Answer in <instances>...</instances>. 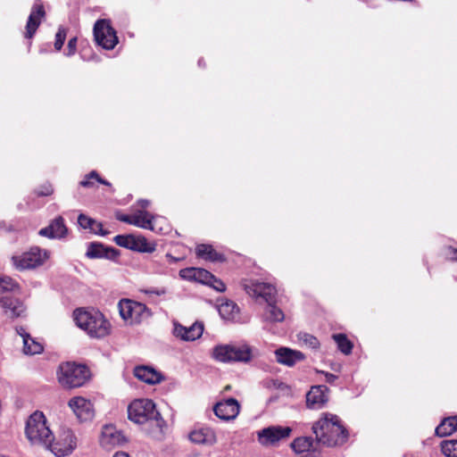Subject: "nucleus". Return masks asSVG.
Returning <instances> with one entry per match:
<instances>
[{
	"mask_svg": "<svg viewBox=\"0 0 457 457\" xmlns=\"http://www.w3.org/2000/svg\"><path fill=\"white\" fill-rule=\"evenodd\" d=\"M316 439L323 445H343L348 436L346 429L340 424L337 415L326 413L312 426Z\"/></svg>",
	"mask_w": 457,
	"mask_h": 457,
	"instance_id": "nucleus-1",
	"label": "nucleus"
},
{
	"mask_svg": "<svg viewBox=\"0 0 457 457\" xmlns=\"http://www.w3.org/2000/svg\"><path fill=\"white\" fill-rule=\"evenodd\" d=\"M73 319L76 325L91 337L103 338L110 333V322L97 310L76 309L73 312Z\"/></svg>",
	"mask_w": 457,
	"mask_h": 457,
	"instance_id": "nucleus-2",
	"label": "nucleus"
},
{
	"mask_svg": "<svg viewBox=\"0 0 457 457\" xmlns=\"http://www.w3.org/2000/svg\"><path fill=\"white\" fill-rule=\"evenodd\" d=\"M25 434L31 445L49 447L54 440L46 418L42 411L33 412L26 423Z\"/></svg>",
	"mask_w": 457,
	"mask_h": 457,
	"instance_id": "nucleus-3",
	"label": "nucleus"
},
{
	"mask_svg": "<svg viewBox=\"0 0 457 457\" xmlns=\"http://www.w3.org/2000/svg\"><path fill=\"white\" fill-rule=\"evenodd\" d=\"M128 417L137 424L152 422L160 429L165 425L155 403L150 399L141 398L131 402L128 406Z\"/></svg>",
	"mask_w": 457,
	"mask_h": 457,
	"instance_id": "nucleus-4",
	"label": "nucleus"
},
{
	"mask_svg": "<svg viewBox=\"0 0 457 457\" xmlns=\"http://www.w3.org/2000/svg\"><path fill=\"white\" fill-rule=\"evenodd\" d=\"M90 373L87 366L67 361L60 364L57 378L59 383L68 388L83 386L89 378Z\"/></svg>",
	"mask_w": 457,
	"mask_h": 457,
	"instance_id": "nucleus-5",
	"label": "nucleus"
},
{
	"mask_svg": "<svg viewBox=\"0 0 457 457\" xmlns=\"http://www.w3.org/2000/svg\"><path fill=\"white\" fill-rule=\"evenodd\" d=\"M214 360L223 363L249 362L252 360V349L247 345H218L212 349Z\"/></svg>",
	"mask_w": 457,
	"mask_h": 457,
	"instance_id": "nucleus-6",
	"label": "nucleus"
},
{
	"mask_svg": "<svg viewBox=\"0 0 457 457\" xmlns=\"http://www.w3.org/2000/svg\"><path fill=\"white\" fill-rule=\"evenodd\" d=\"M50 257V252L33 246L21 254L12 257L13 266L20 270H31L42 266Z\"/></svg>",
	"mask_w": 457,
	"mask_h": 457,
	"instance_id": "nucleus-7",
	"label": "nucleus"
},
{
	"mask_svg": "<svg viewBox=\"0 0 457 457\" xmlns=\"http://www.w3.org/2000/svg\"><path fill=\"white\" fill-rule=\"evenodd\" d=\"M118 308L122 320L130 324L140 323L152 316L151 310L145 303L131 299L120 300Z\"/></svg>",
	"mask_w": 457,
	"mask_h": 457,
	"instance_id": "nucleus-8",
	"label": "nucleus"
},
{
	"mask_svg": "<svg viewBox=\"0 0 457 457\" xmlns=\"http://www.w3.org/2000/svg\"><path fill=\"white\" fill-rule=\"evenodd\" d=\"M243 287L246 294L257 301L262 300L268 303L276 300V287L270 283L247 280L244 282Z\"/></svg>",
	"mask_w": 457,
	"mask_h": 457,
	"instance_id": "nucleus-9",
	"label": "nucleus"
},
{
	"mask_svg": "<svg viewBox=\"0 0 457 457\" xmlns=\"http://www.w3.org/2000/svg\"><path fill=\"white\" fill-rule=\"evenodd\" d=\"M94 37L97 45L106 50H112L118 44L116 31L106 20H99L94 26Z\"/></svg>",
	"mask_w": 457,
	"mask_h": 457,
	"instance_id": "nucleus-10",
	"label": "nucleus"
},
{
	"mask_svg": "<svg viewBox=\"0 0 457 457\" xmlns=\"http://www.w3.org/2000/svg\"><path fill=\"white\" fill-rule=\"evenodd\" d=\"M291 428L282 426H270L257 432L258 442L263 446H274L281 440L290 436Z\"/></svg>",
	"mask_w": 457,
	"mask_h": 457,
	"instance_id": "nucleus-11",
	"label": "nucleus"
},
{
	"mask_svg": "<svg viewBox=\"0 0 457 457\" xmlns=\"http://www.w3.org/2000/svg\"><path fill=\"white\" fill-rule=\"evenodd\" d=\"M133 220L137 222L132 223V225L141 228L159 233H162L165 230L162 226V223H165V220L159 216H154L145 210L136 211L133 213Z\"/></svg>",
	"mask_w": 457,
	"mask_h": 457,
	"instance_id": "nucleus-12",
	"label": "nucleus"
},
{
	"mask_svg": "<svg viewBox=\"0 0 457 457\" xmlns=\"http://www.w3.org/2000/svg\"><path fill=\"white\" fill-rule=\"evenodd\" d=\"M77 446V438L71 430L63 431L62 437L53 442L50 449L57 457H64L71 454Z\"/></svg>",
	"mask_w": 457,
	"mask_h": 457,
	"instance_id": "nucleus-13",
	"label": "nucleus"
},
{
	"mask_svg": "<svg viewBox=\"0 0 457 457\" xmlns=\"http://www.w3.org/2000/svg\"><path fill=\"white\" fill-rule=\"evenodd\" d=\"M68 405L80 421H88L94 418L95 411L92 403L82 396L72 397Z\"/></svg>",
	"mask_w": 457,
	"mask_h": 457,
	"instance_id": "nucleus-14",
	"label": "nucleus"
},
{
	"mask_svg": "<svg viewBox=\"0 0 457 457\" xmlns=\"http://www.w3.org/2000/svg\"><path fill=\"white\" fill-rule=\"evenodd\" d=\"M321 443L318 439L315 441L310 436H302L295 438L291 447L297 453H305L303 457H318L320 453Z\"/></svg>",
	"mask_w": 457,
	"mask_h": 457,
	"instance_id": "nucleus-15",
	"label": "nucleus"
},
{
	"mask_svg": "<svg viewBox=\"0 0 457 457\" xmlns=\"http://www.w3.org/2000/svg\"><path fill=\"white\" fill-rule=\"evenodd\" d=\"M215 415L222 420H235L240 411V404L234 398H228L224 401L218 402L214 407Z\"/></svg>",
	"mask_w": 457,
	"mask_h": 457,
	"instance_id": "nucleus-16",
	"label": "nucleus"
},
{
	"mask_svg": "<svg viewBox=\"0 0 457 457\" xmlns=\"http://www.w3.org/2000/svg\"><path fill=\"white\" fill-rule=\"evenodd\" d=\"M45 16L46 12L42 2L36 0L27 21L25 37L31 38L34 36Z\"/></svg>",
	"mask_w": 457,
	"mask_h": 457,
	"instance_id": "nucleus-17",
	"label": "nucleus"
},
{
	"mask_svg": "<svg viewBox=\"0 0 457 457\" xmlns=\"http://www.w3.org/2000/svg\"><path fill=\"white\" fill-rule=\"evenodd\" d=\"M189 440L196 445L212 446L217 443V435L210 427H199L192 430L188 436Z\"/></svg>",
	"mask_w": 457,
	"mask_h": 457,
	"instance_id": "nucleus-18",
	"label": "nucleus"
},
{
	"mask_svg": "<svg viewBox=\"0 0 457 457\" xmlns=\"http://www.w3.org/2000/svg\"><path fill=\"white\" fill-rule=\"evenodd\" d=\"M124 442V436L112 425H105L102 428L100 436V445L106 450L121 445Z\"/></svg>",
	"mask_w": 457,
	"mask_h": 457,
	"instance_id": "nucleus-19",
	"label": "nucleus"
},
{
	"mask_svg": "<svg viewBox=\"0 0 457 457\" xmlns=\"http://www.w3.org/2000/svg\"><path fill=\"white\" fill-rule=\"evenodd\" d=\"M68 228L62 216L54 219L47 227L41 228L38 235L50 239H62L66 237Z\"/></svg>",
	"mask_w": 457,
	"mask_h": 457,
	"instance_id": "nucleus-20",
	"label": "nucleus"
},
{
	"mask_svg": "<svg viewBox=\"0 0 457 457\" xmlns=\"http://www.w3.org/2000/svg\"><path fill=\"white\" fill-rule=\"evenodd\" d=\"M0 308L6 316L12 319L21 317L26 311L21 301L9 295L0 297Z\"/></svg>",
	"mask_w": 457,
	"mask_h": 457,
	"instance_id": "nucleus-21",
	"label": "nucleus"
},
{
	"mask_svg": "<svg viewBox=\"0 0 457 457\" xmlns=\"http://www.w3.org/2000/svg\"><path fill=\"white\" fill-rule=\"evenodd\" d=\"M204 332V326L201 323H194L190 327H184L178 322L174 323L173 335L183 341H194L199 338Z\"/></svg>",
	"mask_w": 457,
	"mask_h": 457,
	"instance_id": "nucleus-22",
	"label": "nucleus"
},
{
	"mask_svg": "<svg viewBox=\"0 0 457 457\" xmlns=\"http://www.w3.org/2000/svg\"><path fill=\"white\" fill-rule=\"evenodd\" d=\"M328 387L326 386H312L306 394V404L311 409H320L328 402Z\"/></svg>",
	"mask_w": 457,
	"mask_h": 457,
	"instance_id": "nucleus-23",
	"label": "nucleus"
},
{
	"mask_svg": "<svg viewBox=\"0 0 457 457\" xmlns=\"http://www.w3.org/2000/svg\"><path fill=\"white\" fill-rule=\"evenodd\" d=\"M276 360L278 363L292 367L304 359V354L287 347H280L275 351Z\"/></svg>",
	"mask_w": 457,
	"mask_h": 457,
	"instance_id": "nucleus-24",
	"label": "nucleus"
},
{
	"mask_svg": "<svg viewBox=\"0 0 457 457\" xmlns=\"http://www.w3.org/2000/svg\"><path fill=\"white\" fill-rule=\"evenodd\" d=\"M134 375L139 380L149 384L155 385L163 379L161 372L149 366H137L134 369Z\"/></svg>",
	"mask_w": 457,
	"mask_h": 457,
	"instance_id": "nucleus-25",
	"label": "nucleus"
},
{
	"mask_svg": "<svg viewBox=\"0 0 457 457\" xmlns=\"http://www.w3.org/2000/svg\"><path fill=\"white\" fill-rule=\"evenodd\" d=\"M218 312L220 317L227 321L239 322L240 314L239 308L232 301L226 300L218 306Z\"/></svg>",
	"mask_w": 457,
	"mask_h": 457,
	"instance_id": "nucleus-26",
	"label": "nucleus"
},
{
	"mask_svg": "<svg viewBox=\"0 0 457 457\" xmlns=\"http://www.w3.org/2000/svg\"><path fill=\"white\" fill-rule=\"evenodd\" d=\"M114 253H116V251L112 248H106L99 243H90L86 255L90 259L112 258Z\"/></svg>",
	"mask_w": 457,
	"mask_h": 457,
	"instance_id": "nucleus-27",
	"label": "nucleus"
},
{
	"mask_svg": "<svg viewBox=\"0 0 457 457\" xmlns=\"http://www.w3.org/2000/svg\"><path fill=\"white\" fill-rule=\"evenodd\" d=\"M275 302L276 300L267 303L262 315L263 321L276 323L282 322L285 320L283 311L275 304Z\"/></svg>",
	"mask_w": 457,
	"mask_h": 457,
	"instance_id": "nucleus-28",
	"label": "nucleus"
},
{
	"mask_svg": "<svg viewBox=\"0 0 457 457\" xmlns=\"http://www.w3.org/2000/svg\"><path fill=\"white\" fill-rule=\"evenodd\" d=\"M78 223L82 228L89 229L91 232L96 235L105 236L108 234L107 231L103 229V225L101 222H98L85 214L79 215Z\"/></svg>",
	"mask_w": 457,
	"mask_h": 457,
	"instance_id": "nucleus-29",
	"label": "nucleus"
},
{
	"mask_svg": "<svg viewBox=\"0 0 457 457\" xmlns=\"http://www.w3.org/2000/svg\"><path fill=\"white\" fill-rule=\"evenodd\" d=\"M457 430V416H452L444 419L436 428V435L438 436H447Z\"/></svg>",
	"mask_w": 457,
	"mask_h": 457,
	"instance_id": "nucleus-30",
	"label": "nucleus"
},
{
	"mask_svg": "<svg viewBox=\"0 0 457 457\" xmlns=\"http://www.w3.org/2000/svg\"><path fill=\"white\" fill-rule=\"evenodd\" d=\"M195 251L198 257L204 258L205 260H209L212 262L223 261L222 254L217 253L210 245H199L196 246Z\"/></svg>",
	"mask_w": 457,
	"mask_h": 457,
	"instance_id": "nucleus-31",
	"label": "nucleus"
},
{
	"mask_svg": "<svg viewBox=\"0 0 457 457\" xmlns=\"http://www.w3.org/2000/svg\"><path fill=\"white\" fill-rule=\"evenodd\" d=\"M156 245L149 242L143 236H134V242H132L131 250L141 253H153L155 251Z\"/></svg>",
	"mask_w": 457,
	"mask_h": 457,
	"instance_id": "nucleus-32",
	"label": "nucleus"
},
{
	"mask_svg": "<svg viewBox=\"0 0 457 457\" xmlns=\"http://www.w3.org/2000/svg\"><path fill=\"white\" fill-rule=\"evenodd\" d=\"M43 345L40 342L29 336H25L23 340V353L25 354L34 355L42 353Z\"/></svg>",
	"mask_w": 457,
	"mask_h": 457,
	"instance_id": "nucleus-33",
	"label": "nucleus"
},
{
	"mask_svg": "<svg viewBox=\"0 0 457 457\" xmlns=\"http://www.w3.org/2000/svg\"><path fill=\"white\" fill-rule=\"evenodd\" d=\"M333 339L337 345L338 349L344 354H350L353 350V344L344 334H335L333 335Z\"/></svg>",
	"mask_w": 457,
	"mask_h": 457,
	"instance_id": "nucleus-34",
	"label": "nucleus"
},
{
	"mask_svg": "<svg viewBox=\"0 0 457 457\" xmlns=\"http://www.w3.org/2000/svg\"><path fill=\"white\" fill-rule=\"evenodd\" d=\"M19 290L20 286L14 279L7 276H0V294Z\"/></svg>",
	"mask_w": 457,
	"mask_h": 457,
	"instance_id": "nucleus-35",
	"label": "nucleus"
},
{
	"mask_svg": "<svg viewBox=\"0 0 457 457\" xmlns=\"http://www.w3.org/2000/svg\"><path fill=\"white\" fill-rule=\"evenodd\" d=\"M93 180L97 181L100 184L110 186L111 184L100 178L99 174L96 170H92L87 175L85 176V179L79 182V185L83 187H91L94 185Z\"/></svg>",
	"mask_w": 457,
	"mask_h": 457,
	"instance_id": "nucleus-36",
	"label": "nucleus"
},
{
	"mask_svg": "<svg viewBox=\"0 0 457 457\" xmlns=\"http://www.w3.org/2000/svg\"><path fill=\"white\" fill-rule=\"evenodd\" d=\"M297 337H298V341H299L300 345H305L312 349H317L320 346V342L317 339V337H315L314 336H312L311 334L300 332L297 335Z\"/></svg>",
	"mask_w": 457,
	"mask_h": 457,
	"instance_id": "nucleus-37",
	"label": "nucleus"
},
{
	"mask_svg": "<svg viewBox=\"0 0 457 457\" xmlns=\"http://www.w3.org/2000/svg\"><path fill=\"white\" fill-rule=\"evenodd\" d=\"M441 450L446 457H457V440L443 441Z\"/></svg>",
	"mask_w": 457,
	"mask_h": 457,
	"instance_id": "nucleus-38",
	"label": "nucleus"
},
{
	"mask_svg": "<svg viewBox=\"0 0 457 457\" xmlns=\"http://www.w3.org/2000/svg\"><path fill=\"white\" fill-rule=\"evenodd\" d=\"M113 241L121 247L130 249L132 242H134V236L133 235H118L114 237Z\"/></svg>",
	"mask_w": 457,
	"mask_h": 457,
	"instance_id": "nucleus-39",
	"label": "nucleus"
},
{
	"mask_svg": "<svg viewBox=\"0 0 457 457\" xmlns=\"http://www.w3.org/2000/svg\"><path fill=\"white\" fill-rule=\"evenodd\" d=\"M212 277H213V275L211 272H209L208 270H206L204 269L197 268L195 281H198L202 284L208 285L212 281Z\"/></svg>",
	"mask_w": 457,
	"mask_h": 457,
	"instance_id": "nucleus-40",
	"label": "nucleus"
},
{
	"mask_svg": "<svg viewBox=\"0 0 457 457\" xmlns=\"http://www.w3.org/2000/svg\"><path fill=\"white\" fill-rule=\"evenodd\" d=\"M66 38V29L62 27H59L58 31L55 35L54 48L56 51H60L64 44Z\"/></svg>",
	"mask_w": 457,
	"mask_h": 457,
	"instance_id": "nucleus-41",
	"label": "nucleus"
},
{
	"mask_svg": "<svg viewBox=\"0 0 457 457\" xmlns=\"http://www.w3.org/2000/svg\"><path fill=\"white\" fill-rule=\"evenodd\" d=\"M196 270L197 268H186L179 270V277L185 280H195L196 279Z\"/></svg>",
	"mask_w": 457,
	"mask_h": 457,
	"instance_id": "nucleus-42",
	"label": "nucleus"
},
{
	"mask_svg": "<svg viewBox=\"0 0 457 457\" xmlns=\"http://www.w3.org/2000/svg\"><path fill=\"white\" fill-rule=\"evenodd\" d=\"M208 286L212 287L218 292H223L226 289L225 284L219 278L212 277V281L208 284Z\"/></svg>",
	"mask_w": 457,
	"mask_h": 457,
	"instance_id": "nucleus-43",
	"label": "nucleus"
},
{
	"mask_svg": "<svg viewBox=\"0 0 457 457\" xmlns=\"http://www.w3.org/2000/svg\"><path fill=\"white\" fill-rule=\"evenodd\" d=\"M54 192V188L51 184L43 185L37 192L39 196H47L52 195Z\"/></svg>",
	"mask_w": 457,
	"mask_h": 457,
	"instance_id": "nucleus-44",
	"label": "nucleus"
},
{
	"mask_svg": "<svg viewBox=\"0 0 457 457\" xmlns=\"http://www.w3.org/2000/svg\"><path fill=\"white\" fill-rule=\"evenodd\" d=\"M76 49H77V37H74L69 40L68 46H67V52L65 53V54L67 56L73 55L76 52Z\"/></svg>",
	"mask_w": 457,
	"mask_h": 457,
	"instance_id": "nucleus-45",
	"label": "nucleus"
},
{
	"mask_svg": "<svg viewBox=\"0 0 457 457\" xmlns=\"http://www.w3.org/2000/svg\"><path fill=\"white\" fill-rule=\"evenodd\" d=\"M115 216L118 220L130 224V225H132V223L137 222V221L133 220V213L129 215V214H123L121 212H117Z\"/></svg>",
	"mask_w": 457,
	"mask_h": 457,
	"instance_id": "nucleus-46",
	"label": "nucleus"
},
{
	"mask_svg": "<svg viewBox=\"0 0 457 457\" xmlns=\"http://www.w3.org/2000/svg\"><path fill=\"white\" fill-rule=\"evenodd\" d=\"M145 295H164L167 293V289L164 287L161 288H149L142 290Z\"/></svg>",
	"mask_w": 457,
	"mask_h": 457,
	"instance_id": "nucleus-47",
	"label": "nucleus"
},
{
	"mask_svg": "<svg viewBox=\"0 0 457 457\" xmlns=\"http://www.w3.org/2000/svg\"><path fill=\"white\" fill-rule=\"evenodd\" d=\"M448 259L457 262V249L449 247L446 253Z\"/></svg>",
	"mask_w": 457,
	"mask_h": 457,
	"instance_id": "nucleus-48",
	"label": "nucleus"
},
{
	"mask_svg": "<svg viewBox=\"0 0 457 457\" xmlns=\"http://www.w3.org/2000/svg\"><path fill=\"white\" fill-rule=\"evenodd\" d=\"M321 373L325 376L326 381L329 384H332L337 378V376L332 373L326 371H321Z\"/></svg>",
	"mask_w": 457,
	"mask_h": 457,
	"instance_id": "nucleus-49",
	"label": "nucleus"
},
{
	"mask_svg": "<svg viewBox=\"0 0 457 457\" xmlns=\"http://www.w3.org/2000/svg\"><path fill=\"white\" fill-rule=\"evenodd\" d=\"M16 332L22 338V341L25 339V336H29L23 327H16Z\"/></svg>",
	"mask_w": 457,
	"mask_h": 457,
	"instance_id": "nucleus-50",
	"label": "nucleus"
},
{
	"mask_svg": "<svg viewBox=\"0 0 457 457\" xmlns=\"http://www.w3.org/2000/svg\"><path fill=\"white\" fill-rule=\"evenodd\" d=\"M137 204L142 208V210H145L148 207L150 202L146 199H140L138 200Z\"/></svg>",
	"mask_w": 457,
	"mask_h": 457,
	"instance_id": "nucleus-51",
	"label": "nucleus"
},
{
	"mask_svg": "<svg viewBox=\"0 0 457 457\" xmlns=\"http://www.w3.org/2000/svg\"><path fill=\"white\" fill-rule=\"evenodd\" d=\"M112 457H129V455L125 452H117Z\"/></svg>",
	"mask_w": 457,
	"mask_h": 457,
	"instance_id": "nucleus-52",
	"label": "nucleus"
},
{
	"mask_svg": "<svg viewBox=\"0 0 457 457\" xmlns=\"http://www.w3.org/2000/svg\"><path fill=\"white\" fill-rule=\"evenodd\" d=\"M198 64L201 65L203 64V62H201V60L198 61Z\"/></svg>",
	"mask_w": 457,
	"mask_h": 457,
	"instance_id": "nucleus-53",
	"label": "nucleus"
},
{
	"mask_svg": "<svg viewBox=\"0 0 457 457\" xmlns=\"http://www.w3.org/2000/svg\"><path fill=\"white\" fill-rule=\"evenodd\" d=\"M198 64L201 65L203 64V62H201V60L198 61Z\"/></svg>",
	"mask_w": 457,
	"mask_h": 457,
	"instance_id": "nucleus-54",
	"label": "nucleus"
}]
</instances>
